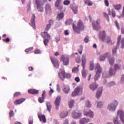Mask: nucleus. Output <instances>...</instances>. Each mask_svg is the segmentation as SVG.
Masks as SVG:
<instances>
[{
    "label": "nucleus",
    "mask_w": 124,
    "mask_h": 124,
    "mask_svg": "<svg viewBox=\"0 0 124 124\" xmlns=\"http://www.w3.org/2000/svg\"><path fill=\"white\" fill-rule=\"evenodd\" d=\"M72 19H70L69 21H66V25H71V24H72L73 22Z\"/></svg>",
    "instance_id": "nucleus-50"
},
{
    "label": "nucleus",
    "mask_w": 124,
    "mask_h": 124,
    "mask_svg": "<svg viewBox=\"0 0 124 124\" xmlns=\"http://www.w3.org/2000/svg\"><path fill=\"white\" fill-rule=\"evenodd\" d=\"M73 29L75 32L79 34L80 31H83L85 30V26L81 20H79L78 22V27L75 25L73 24Z\"/></svg>",
    "instance_id": "nucleus-1"
},
{
    "label": "nucleus",
    "mask_w": 124,
    "mask_h": 124,
    "mask_svg": "<svg viewBox=\"0 0 124 124\" xmlns=\"http://www.w3.org/2000/svg\"><path fill=\"white\" fill-rule=\"evenodd\" d=\"M62 0H57L55 3V6L58 9H62V6L61 5V2Z\"/></svg>",
    "instance_id": "nucleus-24"
},
{
    "label": "nucleus",
    "mask_w": 124,
    "mask_h": 124,
    "mask_svg": "<svg viewBox=\"0 0 124 124\" xmlns=\"http://www.w3.org/2000/svg\"><path fill=\"white\" fill-rule=\"evenodd\" d=\"M83 115L85 117H89L90 119H93L94 117V113L91 110H84L83 111Z\"/></svg>",
    "instance_id": "nucleus-11"
},
{
    "label": "nucleus",
    "mask_w": 124,
    "mask_h": 124,
    "mask_svg": "<svg viewBox=\"0 0 124 124\" xmlns=\"http://www.w3.org/2000/svg\"><path fill=\"white\" fill-rule=\"evenodd\" d=\"M101 94H102V88L98 89L96 93V98H99L101 96Z\"/></svg>",
    "instance_id": "nucleus-30"
},
{
    "label": "nucleus",
    "mask_w": 124,
    "mask_h": 124,
    "mask_svg": "<svg viewBox=\"0 0 124 124\" xmlns=\"http://www.w3.org/2000/svg\"><path fill=\"white\" fill-rule=\"evenodd\" d=\"M67 115H68V113L66 111H62L60 114V118L61 119H64L65 118H66L67 117Z\"/></svg>",
    "instance_id": "nucleus-27"
},
{
    "label": "nucleus",
    "mask_w": 124,
    "mask_h": 124,
    "mask_svg": "<svg viewBox=\"0 0 124 124\" xmlns=\"http://www.w3.org/2000/svg\"><path fill=\"white\" fill-rule=\"evenodd\" d=\"M62 90L63 92L66 93V94H67L69 93V91H70V88L69 87V86L68 85H63Z\"/></svg>",
    "instance_id": "nucleus-19"
},
{
    "label": "nucleus",
    "mask_w": 124,
    "mask_h": 124,
    "mask_svg": "<svg viewBox=\"0 0 124 124\" xmlns=\"http://www.w3.org/2000/svg\"><path fill=\"white\" fill-rule=\"evenodd\" d=\"M93 68H94V64L93 62H91L90 65V70H93Z\"/></svg>",
    "instance_id": "nucleus-43"
},
{
    "label": "nucleus",
    "mask_w": 124,
    "mask_h": 124,
    "mask_svg": "<svg viewBox=\"0 0 124 124\" xmlns=\"http://www.w3.org/2000/svg\"><path fill=\"white\" fill-rule=\"evenodd\" d=\"M121 43H122L121 48H122V49H124V39H122Z\"/></svg>",
    "instance_id": "nucleus-62"
},
{
    "label": "nucleus",
    "mask_w": 124,
    "mask_h": 124,
    "mask_svg": "<svg viewBox=\"0 0 124 124\" xmlns=\"http://www.w3.org/2000/svg\"><path fill=\"white\" fill-rule=\"evenodd\" d=\"M47 110L48 112H51V109L52 108V105H51V103L50 102H46V103Z\"/></svg>",
    "instance_id": "nucleus-32"
},
{
    "label": "nucleus",
    "mask_w": 124,
    "mask_h": 124,
    "mask_svg": "<svg viewBox=\"0 0 124 124\" xmlns=\"http://www.w3.org/2000/svg\"><path fill=\"white\" fill-rule=\"evenodd\" d=\"M63 4L64 5H68L70 4V1H69L68 0H65L63 1Z\"/></svg>",
    "instance_id": "nucleus-44"
},
{
    "label": "nucleus",
    "mask_w": 124,
    "mask_h": 124,
    "mask_svg": "<svg viewBox=\"0 0 124 124\" xmlns=\"http://www.w3.org/2000/svg\"><path fill=\"white\" fill-rule=\"evenodd\" d=\"M85 106L87 108H91V107H92V104L91 103V102L89 100L86 101L85 103Z\"/></svg>",
    "instance_id": "nucleus-38"
},
{
    "label": "nucleus",
    "mask_w": 124,
    "mask_h": 124,
    "mask_svg": "<svg viewBox=\"0 0 124 124\" xmlns=\"http://www.w3.org/2000/svg\"><path fill=\"white\" fill-rule=\"evenodd\" d=\"M104 15L107 20H108V21H109V16H108V15L105 13H104Z\"/></svg>",
    "instance_id": "nucleus-59"
},
{
    "label": "nucleus",
    "mask_w": 124,
    "mask_h": 124,
    "mask_svg": "<svg viewBox=\"0 0 124 124\" xmlns=\"http://www.w3.org/2000/svg\"><path fill=\"white\" fill-rule=\"evenodd\" d=\"M106 59V58H105V56L104 55H102L100 57V61L103 62V61H105Z\"/></svg>",
    "instance_id": "nucleus-47"
},
{
    "label": "nucleus",
    "mask_w": 124,
    "mask_h": 124,
    "mask_svg": "<svg viewBox=\"0 0 124 124\" xmlns=\"http://www.w3.org/2000/svg\"><path fill=\"white\" fill-rule=\"evenodd\" d=\"M113 122L114 124H122V122L120 121V118L116 116L113 119Z\"/></svg>",
    "instance_id": "nucleus-29"
},
{
    "label": "nucleus",
    "mask_w": 124,
    "mask_h": 124,
    "mask_svg": "<svg viewBox=\"0 0 124 124\" xmlns=\"http://www.w3.org/2000/svg\"><path fill=\"white\" fill-rule=\"evenodd\" d=\"M113 7L116 9V10H120L122 8V5L121 4H116L113 5Z\"/></svg>",
    "instance_id": "nucleus-37"
},
{
    "label": "nucleus",
    "mask_w": 124,
    "mask_h": 124,
    "mask_svg": "<svg viewBox=\"0 0 124 124\" xmlns=\"http://www.w3.org/2000/svg\"><path fill=\"white\" fill-rule=\"evenodd\" d=\"M114 69L117 71V70H119L120 69V66L118 64H115L114 66Z\"/></svg>",
    "instance_id": "nucleus-57"
},
{
    "label": "nucleus",
    "mask_w": 124,
    "mask_h": 124,
    "mask_svg": "<svg viewBox=\"0 0 124 124\" xmlns=\"http://www.w3.org/2000/svg\"><path fill=\"white\" fill-rule=\"evenodd\" d=\"M115 24L116 28H117V30H120V26H119V23H118V21H115Z\"/></svg>",
    "instance_id": "nucleus-58"
},
{
    "label": "nucleus",
    "mask_w": 124,
    "mask_h": 124,
    "mask_svg": "<svg viewBox=\"0 0 124 124\" xmlns=\"http://www.w3.org/2000/svg\"><path fill=\"white\" fill-rule=\"evenodd\" d=\"M28 93H31V94H37L38 93V91L35 89H30L28 90Z\"/></svg>",
    "instance_id": "nucleus-31"
},
{
    "label": "nucleus",
    "mask_w": 124,
    "mask_h": 124,
    "mask_svg": "<svg viewBox=\"0 0 124 124\" xmlns=\"http://www.w3.org/2000/svg\"><path fill=\"white\" fill-rule=\"evenodd\" d=\"M61 60L63 62V65H68L69 64V57L67 55H62Z\"/></svg>",
    "instance_id": "nucleus-13"
},
{
    "label": "nucleus",
    "mask_w": 124,
    "mask_h": 124,
    "mask_svg": "<svg viewBox=\"0 0 124 124\" xmlns=\"http://www.w3.org/2000/svg\"><path fill=\"white\" fill-rule=\"evenodd\" d=\"M46 31H45V32L41 33V35L43 38H44V43L45 46L48 45L49 40L51 39V36Z\"/></svg>",
    "instance_id": "nucleus-6"
},
{
    "label": "nucleus",
    "mask_w": 124,
    "mask_h": 124,
    "mask_svg": "<svg viewBox=\"0 0 124 124\" xmlns=\"http://www.w3.org/2000/svg\"><path fill=\"white\" fill-rule=\"evenodd\" d=\"M73 11L74 14H76L78 12V10L77 9V8H74V9H73Z\"/></svg>",
    "instance_id": "nucleus-61"
},
{
    "label": "nucleus",
    "mask_w": 124,
    "mask_h": 124,
    "mask_svg": "<svg viewBox=\"0 0 124 124\" xmlns=\"http://www.w3.org/2000/svg\"><path fill=\"white\" fill-rule=\"evenodd\" d=\"M55 39H56V42H57V43H58V42H59L60 41V37L56 36L55 38Z\"/></svg>",
    "instance_id": "nucleus-64"
},
{
    "label": "nucleus",
    "mask_w": 124,
    "mask_h": 124,
    "mask_svg": "<svg viewBox=\"0 0 124 124\" xmlns=\"http://www.w3.org/2000/svg\"><path fill=\"white\" fill-rule=\"evenodd\" d=\"M86 62H87L86 54H83L82 57V66L83 68L86 67Z\"/></svg>",
    "instance_id": "nucleus-20"
},
{
    "label": "nucleus",
    "mask_w": 124,
    "mask_h": 124,
    "mask_svg": "<svg viewBox=\"0 0 124 124\" xmlns=\"http://www.w3.org/2000/svg\"><path fill=\"white\" fill-rule=\"evenodd\" d=\"M120 83L121 84H124V75H123L120 79Z\"/></svg>",
    "instance_id": "nucleus-45"
},
{
    "label": "nucleus",
    "mask_w": 124,
    "mask_h": 124,
    "mask_svg": "<svg viewBox=\"0 0 124 124\" xmlns=\"http://www.w3.org/2000/svg\"><path fill=\"white\" fill-rule=\"evenodd\" d=\"M27 8L28 12H30V11L31 10V4H29L27 5Z\"/></svg>",
    "instance_id": "nucleus-51"
},
{
    "label": "nucleus",
    "mask_w": 124,
    "mask_h": 124,
    "mask_svg": "<svg viewBox=\"0 0 124 124\" xmlns=\"http://www.w3.org/2000/svg\"><path fill=\"white\" fill-rule=\"evenodd\" d=\"M35 4L36 6V8L39 12L42 13L44 11V3L41 0H35Z\"/></svg>",
    "instance_id": "nucleus-5"
},
{
    "label": "nucleus",
    "mask_w": 124,
    "mask_h": 124,
    "mask_svg": "<svg viewBox=\"0 0 124 124\" xmlns=\"http://www.w3.org/2000/svg\"><path fill=\"white\" fill-rule=\"evenodd\" d=\"M77 71H78V67H74L72 69V72H73L74 73H76Z\"/></svg>",
    "instance_id": "nucleus-55"
},
{
    "label": "nucleus",
    "mask_w": 124,
    "mask_h": 124,
    "mask_svg": "<svg viewBox=\"0 0 124 124\" xmlns=\"http://www.w3.org/2000/svg\"><path fill=\"white\" fill-rule=\"evenodd\" d=\"M21 95V93L20 92H16L14 94V97H16L17 96H19V95Z\"/></svg>",
    "instance_id": "nucleus-53"
},
{
    "label": "nucleus",
    "mask_w": 124,
    "mask_h": 124,
    "mask_svg": "<svg viewBox=\"0 0 124 124\" xmlns=\"http://www.w3.org/2000/svg\"><path fill=\"white\" fill-rule=\"evenodd\" d=\"M99 37L101 39L102 41H105L108 44H112L113 42L111 40V37L109 36H106L105 31H102L100 32Z\"/></svg>",
    "instance_id": "nucleus-2"
},
{
    "label": "nucleus",
    "mask_w": 124,
    "mask_h": 124,
    "mask_svg": "<svg viewBox=\"0 0 124 124\" xmlns=\"http://www.w3.org/2000/svg\"><path fill=\"white\" fill-rule=\"evenodd\" d=\"M50 90L49 91V94L50 95H52V93H54V90H53V89H52V88L51 87H50Z\"/></svg>",
    "instance_id": "nucleus-63"
},
{
    "label": "nucleus",
    "mask_w": 124,
    "mask_h": 124,
    "mask_svg": "<svg viewBox=\"0 0 124 124\" xmlns=\"http://www.w3.org/2000/svg\"><path fill=\"white\" fill-rule=\"evenodd\" d=\"M72 117L73 119L77 120V119H80L82 117V113L78 110H75L72 112Z\"/></svg>",
    "instance_id": "nucleus-12"
},
{
    "label": "nucleus",
    "mask_w": 124,
    "mask_h": 124,
    "mask_svg": "<svg viewBox=\"0 0 124 124\" xmlns=\"http://www.w3.org/2000/svg\"><path fill=\"white\" fill-rule=\"evenodd\" d=\"M30 26L34 29V30H35V15L33 14L32 15V17L31 18V24L29 23Z\"/></svg>",
    "instance_id": "nucleus-17"
},
{
    "label": "nucleus",
    "mask_w": 124,
    "mask_h": 124,
    "mask_svg": "<svg viewBox=\"0 0 124 124\" xmlns=\"http://www.w3.org/2000/svg\"><path fill=\"white\" fill-rule=\"evenodd\" d=\"M99 23H100V19H97L95 22L93 23V27L95 31H99L100 30Z\"/></svg>",
    "instance_id": "nucleus-14"
},
{
    "label": "nucleus",
    "mask_w": 124,
    "mask_h": 124,
    "mask_svg": "<svg viewBox=\"0 0 124 124\" xmlns=\"http://www.w3.org/2000/svg\"><path fill=\"white\" fill-rule=\"evenodd\" d=\"M116 72L117 71H116L115 69L112 68V67L109 68V74L110 76H114V75H116Z\"/></svg>",
    "instance_id": "nucleus-25"
},
{
    "label": "nucleus",
    "mask_w": 124,
    "mask_h": 124,
    "mask_svg": "<svg viewBox=\"0 0 124 124\" xmlns=\"http://www.w3.org/2000/svg\"><path fill=\"white\" fill-rule=\"evenodd\" d=\"M10 117L11 118L12 117H14V112L13 110H11L9 112Z\"/></svg>",
    "instance_id": "nucleus-54"
},
{
    "label": "nucleus",
    "mask_w": 124,
    "mask_h": 124,
    "mask_svg": "<svg viewBox=\"0 0 124 124\" xmlns=\"http://www.w3.org/2000/svg\"><path fill=\"white\" fill-rule=\"evenodd\" d=\"M116 85V82L115 81H111L107 85V87H112V86H114Z\"/></svg>",
    "instance_id": "nucleus-41"
},
{
    "label": "nucleus",
    "mask_w": 124,
    "mask_h": 124,
    "mask_svg": "<svg viewBox=\"0 0 124 124\" xmlns=\"http://www.w3.org/2000/svg\"><path fill=\"white\" fill-rule=\"evenodd\" d=\"M117 118L120 119L122 124H124V111L123 109H118L117 111Z\"/></svg>",
    "instance_id": "nucleus-9"
},
{
    "label": "nucleus",
    "mask_w": 124,
    "mask_h": 124,
    "mask_svg": "<svg viewBox=\"0 0 124 124\" xmlns=\"http://www.w3.org/2000/svg\"><path fill=\"white\" fill-rule=\"evenodd\" d=\"M118 105H119V101L117 100H114L111 103L108 104L107 109L110 112H115Z\"/></svg>",
    "instance_id": "nucleus-3"
},
{
    "label": "nucleus",
    "mask_w": 124,
    "mask_h": 124,
    "mask_svg": "<svg viewBox=\"0 0 124 124\" xmlns=\"http://www.w3.org/2000/svg\"><path fill=\"white\" fill-rule=\"evenodd\" d=\"M75 103V101L73 99L70 100L69 102V108H73L74 106V104Z\"/></svg>",
    "instance_id": "nucleus-33"
},
{
    "label": "nucleus",
    "mask_w": 124,
    "mask_h": 124,
    "mask_svg": "<svg viewBox=\"0 0 124 124\" xmlns=\"http://www.w3.org/2000/svg\"><path fill=\"white\" fill-rule=\"evenodd\" d=\"M104 56L106 59H108V62L110 65H113L115 62V59L111 57V54L109 52H106Z\"/></svg>",
    "instance_id": "nucleus-10"
},
{
    "label": "nucleus",
    "mask_w": 124,
    "mask_h": 124,
    "mask_svg": "<svg viewBox=\"0 0 124 124\" xmlns=\"http://www.w3.org/2000/svg\"><path fill=\"white\" fill-rule=\"evenodd\" d=\"M50 29H51V25L50 24L47 25L45 31H48Z\"/></svg>",
    "instance_id": "nucleus-52"
},
{
    "label": "nucleus",
    "mask_w": 124,
    "mask_h": 124,
    "mask_svg": "<svg viewBox=\"0 0 124 124\" xmlns=\"http://www.w3.org/2000/svg\"><path fill=\"white\" fill-rule=\"evenodd\" d=\"M121 39H122V36L121 35H118V41H117V46H120V42H121Z\"/></svg>",
    "instance_id": "nucleus-42"
},
{
    "label": "nucleus",
    "mask_w": 124,
    "mask_h": 124,
    "mask_svg": "<svg viewBox=\"0 0 124 124\" xmlns=\"http://www.w3.org/2000/svg\"><path fill=\"white\" fill-rule=\"evenodd\" d=\"M59 77L62 81H64V78L69 79L71 78V75L70 74H65L64 71H62L61 72L58 73Z\"/></svg>",
    "instance_id": "nucleus-8"
},
{
    "label": "nucleus",
    "mask_w": 124,
    "mask_h": 124,
    "mask_svg": "<svg viewBox=\"0 0 124 124\" xmlns=\"http://www.w3.org/2000/svg\"><path fill=\"white\" fill-rule=\"evenodd\" d=\"M61 99L62 97H61V96H58L56 97L55 99V104L57 110H59V109H60V103H61Z\"/></svg>",
    "instance_id": "nucleus-15"
},
{
    "label": "nucleus",
    "mask_w": 124,
    "mask_h": 124,
    "mask_svg": "<svg viewBox=\"0 0 124 124\" xmlns=\"http://www.w3.org/2000/svg\"><path fill=\"white\" fill-rule=\"evenodd\" d=\"M34 53L35 54H41V51H40V50H39L38 49H36V50H34Z\"/></svg>",
    "instance_id": "nucleus-46"
},
{
    "label": "nucleus",
    "mask_w": 124,
    "mask_h": 124,
    "mask_svg": "<svg viewBox=\"0 0 124 124\" xmlns=\"http://www.w3.org/2000/svg\"><path fill=\"white\" fill-rule=\"evenodd\" d=\"M103 105H104V103L102 101H99L97 102V107L98 108H102Z\"/></svg>",
    "instance_id": "nucleus-36"
},
{
    "label": "nucleus",
    "mask_w": 124,
    "mask_h": 124,
    "mask_svg": "<svg viewBox=\"0 0 124 124\" xmlns=\"http://www.w3.org/2000/svg\"><path fill=\"white\" fill-rule=\"evenodd\" d=\"M50 60H51L52 63L53 64L55 67L56 68H59L60 64L59 63V61H58V59H57L56 58H54L53 57H50Z\"/></svg>",
    "instance_id": "nucleus-16"
},
{
    "label": "nucleus",
    "mask_w": 124,
    "mask_h": 124,
    "mask_svg": "<svg viewBox=\"0 0 124 124\" xmlns=\"http://www.w3.org/2000/svg\"><path fill=\"white\" fill-rule=\"evenodd\" d=\"M33 124V119L32 117H30L29 120V124Z\"/></svg>",
    "instance_id": "nucleus-48"
},
{
    "label": "nucleus",
    "mask_w": 124,
    "mask_h": 124,
    "mask_svg": "<svg viewBox=\"0 0 124 124\" xmlns=\"http://www.w3.org/2000/svg\"><path fill=\"white\" fill-rule=\"evenodd\" d=\"M118 48H119V46H118V45L116 46H115L113 49H112V53L113 55H115V54L117 53V50H118Z\"/></svg>",
    "instance_id": "nucleus-39"
},
{
    "label": "nucleus",
    "mask_w": 124,
    "mask_h": 124,
    "mask_svg": "<svg viewBox=\"0 0 124 124\" xmlns=\"http://www.w3.org/2000/svg\"><path fill=\"white\" fill-rule=\"evenodd\" d=\"M97 87H98V85L95 83H92L90 84L89 88L92 90V91H95L96 89H97Z\"/></svg>",
    "instance_id": "nucleus-28"
},
{
    "label": "nucleus",
    "mask_w": 124,
    "mask_h": 124,
    "mask_svg": "<svg viewBox=\"0 0 124 124\" xmlns=\"http://www.w3.org/2000/svg\"><path fill=\"white\" fill-rule=\"evenodd\" d=\"M105 4L106 6H109V1L108 0H105Z\"/></svg>",
    "instance_id": "nucleus-60"
},
{
    "label": "nucleus",
    "mask_w": 124,
    "mask_h": 124,
    "mask_svg": "<svg viewBox=\"0 0 124 124\" xmlns=\"http://www.w3.org/2000/svg\"><path fill=\"white\" fill-rule=\"evenodd\" d=\"M89 36H86L84 39V42H85V43H88L89 42Z\"/></svg>",
    "instance_id": "nucleus-56"
},
{
    "label": "nucleus",
    "mask_w": 124,
    "mask_h": 124,
    "mask_svg": "<svg viewBox=\"0 0 124 124\" xmlns=\"http://www.w3.org/2000/svg\"><path fill=\"white\" fill-rule=\"evenodd\" d=\"M90 122H91V120L88 118H83L79 121L80 124H88V123H90Z\"/></svg>",
    "instance_id": "nucleus-21"
},
{
    "label": "nucleus",
    "mask_w": 124,
    "mask_h": 124,
    "mask_svg": "<svg viewBox=\"0 0 124 124\" xmlns=\"http://www.w3.org/2000/svg\"><path fill=\"white\" fill-rule=\"evenodd\" d=\"M83 47L82 46H79V48L78 50L79 54H80V55H82V53H83Z\"/></svg>",
    "instance_id": "nucleus-40"
},
{
    "label": "nucleus",
    "mask_w": 124,
    "mask_h": 124,
    "mask_svg": "<svg viewBox=\"0 0 124 124\" xmlns=\"http://www.w3.org/2000/svg\"><path fill=\"white\" fill-rule=\"evenodd\" d=\"M45 10L46 13H50L51 12L52 9L51 8V5L50 4L47 3L46 5Z\"/></svg>",
    "instance_id": "nucleus-26"
},
{
    "label": "nucleus",
    "mask_w": 124,
    "mask_h": 124,
    "mask_svg": "<svg viewBox=\"0 0 124 124\" xmlns=\"http://www.w3.org/2000/svg\"><path fill=\"white\" fill-rule=\"evenodd\" d=\"M111 14H112V17H113V18H115V17H116V12H115V10H112Z\"/></svg>",
    "instance_id": "nucleus-49"
},
{
    "label": "nucleus",
    "mask_w": 124,
    "mask_h": 124,
    "mask_svg": "<svg viewBox=\"0 0 124 124\" xmlns=\"http://www.w3.org/2000/svg\"><path fill=\"white\" fill-rule=\"evenodd\" d=\"M95 70L96 71V75L94 76V81H97L100 78V74H101L102 68L100 67V65L97 63L95 68Z\"/></svg>",
    "instance_id": "nucleus-4"
},
{
    "label": "nucleus",
    "mask_w": 124,
    "mask_h": 124,
    "mask_svg": "<svg viewBox=\"0 0 124 124\" xmlns=\"http://www.w3.org/2000/svg\"><path fill=\"white\" fill-rule=\"evenodd\" d=\"M87 73H88V71L85 69V68L83 67L82 74L83 78H86V77H87Z\"/></svg>",
    "instance_id": "nucleus-35"
},
{
    "label": "nucleus",
    "mask_w": 124,
    "mask_h": 124,
    "mask_svg": "<svg viewBox=\"0 0 124 124\" xmlns=\"http://www.w3.org/2000/svg\"><path fill=\"white\" fill-rule=\"evenodd\" d=\"M83 93V86H78L72 93V96L81 95Z\"/></svg>",
    "instance_id": "nucleus-7"
},
{
    "label": "nucleus",
    "mask_w": 124,
    "mask_h": 124,
    "mask_svg": "<svg viewBox=\"0 0 124 124\" xmlns=\"http://www.w3.org/2000/svg\"><path fill=\"white\" fill-rule=\"evenodd\" d=\"M26 100L25 98H20L18 100H16L14 103L15 104V105H19V104H21L24 102Z\"/></svg>",
    "instance_id": "nucleus-23"
},
{
    "label": "nucleus",
    "mask_w": 124,
    "mask_h": 124,
    "mask_svg": "<svg viewBox=\"0 0 124 124\" xmlns=\"http://www.w3.org/2000/svg\"><path fill=\"white\" fill-rule=\"evenodd\" d=\"M38 117L40 121V122H42L45 124L46 123V117L44 115H41L40 114H38Z\"/></svg>",
    "instance_id": "nucleus-22"
},
{
    "label": "nucleus",
    "mask_w": 124,
    "mask_h": 124,
    "mask_svg": "<svg viewBox=\"0 0 124 124\" xmlns=\"http://www.w3.org/2000/svg\"><path fill=\"white\" fill-rule=\"evenodd\" d=\"M46 93V91L44 90L42 94V97H39L38 101L40 103H43V102H44L45 98L46 97V95H45Z\"/></svg>",
    "instance_id": "nucleus-18"
},
{
    "label": "nucleus",
    "mask_w": 124,
    "mask_h": 124,
    "mask_svg": "<svg viewBox=\"0 0 124 124\" xmlns=\"http://www.w3.org/2000/svg\"><path fill=\"white\" fill-rule=\"evenodd\" d=\"M64 16V15L63 14V13H61L60 14H58L57 15V18L58 20H62L63 19V17Z\"/></svg>",
    "instance_id": "nucleus-34"
}]
</instances>
